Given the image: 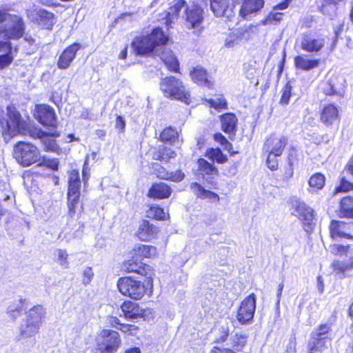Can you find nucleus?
<instances>
[{"label":"nucleus","mask_w":353,"mask_h":353,"mask_svg":"<svg viewBox=\"0 0 353 353\" xmlns=\"http://www.w3.org/2000/svg\"><path fill=\"white\" fill-rule=\"evenodd\" d=\"M319 61L309 59L307 56H296L294 58V65L297 69L309 71L319 66Z\"/></svg>","instance_id":"c756f323"},{"label":"nucleus","mask_w":353,"mask_h":353,"mask_svg":"<svg viewBox=\"0 0 353 353\" xmlns=\"http://www.w3.org/2000/svg\"><path fill=\"white\" fill-rule=\"evenodd\" d=\"M26 25L23 18L10 13L6 9H0V53L12 52L11 40H18L23 37Z\"/></svg>","instance_id":"f257e3e1"},{"label":"nucleus","mask_w":353,"mask_h":353,"mask_svg":"<svg viewBox=\"0 0 353 353\" xmlns=\"http://www.w3.org/2000/svg\"><path fill=\"white\" fill-rule=\"evenodd\" d=\"M210 353H236L233 350L228 347H214Z\"/></svg>","instance_id":"0e129e2a"},{"label":"nucleus","mask_w":353,"mask_h":353,"mask_svg":"<svg viewBox=\"0 0 353 353\" xmlns=\"http://www.w3.org/2000/svg\"><path fill=\"white\" fill-rule=\"evenodd\" d=\"M353 190V183L346 181L344 179H341V184L335 190V193L345 192Z\"/></svg>","instance_id":"052dcab7"},{"label":"nucleus","mask_w":353,"mask_h":353,"mask_svg":"<svg viewBox=\"0 0 353 353\" xmlns=\"http://www.w3.org/2000/svg\"><path fill=\"white\" fill-rule=\"evenodd\" d=\"M292 214L301 220L305 224L310 223L314 219V210L305 203L296 201L294 205Z\"/></svg>","instance_id":"4be33fe9"},{"label":"nucleus","mask_w":353,"mask_h":353,"mask_svg":"<svg viewBox=\"0 0 353 353\" xmlns=\"http://www.w3.org/2000/svg\"><path fill=\"white\" fill-rule=\"evenodd\" d=\"M176 157V153L171 148L159 146L158 151L153 154V159L163 162H168Z\"/></svg>","instance_id":"72a5a7b5"},{"label":"nucleus","mask_w":353,"mask_h":353,"mask_svg":"<svg viewBox=\"0 0 353 353\" xmlns=\"http://www.w3.org/2000/svg\"><path fill=\"white\" fill-rule=\"evenodd\" d=\"M325 177L321 173H316L313 174L309 179L308 183L311 188L310 192L314 190H321L325 185Z\"/></svg>","instance_id":"4c0bfd02"},{"label":"nucleus","mask_w":353,"mask_h":353,"mask_svg":"<svg viewBox=\"0 0 353 353\" xmlns=\"http://www.w3.org/2000/svg\"><path fill=\"white\" fill-rule=\"evenodd\" d=\"M172 193L170 187L165 183H156L152 185L148 192V196L155 199H167Z\"/></svg>","instance_id":"393cba45"},{"label":"nucleus","mask_w":353,"mask_h":353,"mask_svg":"<svg viewBox=\"0 0 353 353\" xmlns=\"http://www.w3.org/2000/svg\"><path fill=\"white\" fill-rule=\"evenodd\" d=\"M287 143L285 137L279 134H272L265 141L263 150L268 153L281 155Z\"/></svg>","instance_id":"dca6fc26"},{"label":"nucleus","mask_w":353,"mask_h":353,"mask_svg":"<svg viewBox=\"0 0 353 353\" xmlns=\"http://www.w3.org/2000/svg\"><path fill=\"white\" fill-rule=\"evenodd\" d=\"M281 155H276L274 154L268 153L266 163L268 167L272 170H276L278 168V161L276 157Z\"/></svg>","instance_id":"bf43d9fd"},{"label":"nucleus","mask_w":353,"mask_h":353,"mask_svg":"<svg viewBox=\"0 0 353 353\" xmlns=\"http://www.w3.org/2000/svg\"><path fill=\"white\" fill-rule=\"evenodd\" d=\"M137 260H135V259L133 258L132 260H129L124 263L123 267L125 269L126 271L128 272H136V273H140V268L141 266V263H137L136 261Z\"/></svg>","instance_id":"3c124183"},{"label":"nucleus","mask_w":353,"mask_h":353,"mask_svg":"<svg viewBox=\"0 0 353 353\" xmlns=\"http://www.w3.org/2000/svg\"><path fill=\"white\" fill-rule=\"evenodd\" d=\"M168 41L165 36L160 28H154L152 33L147 36L138 37L132 43V47L139 54H146L155 51L161 45H164Z\"/></svg>","instance_id":"7ed1b4c3"},{"label":"nucleus","mask_w":353,"mask_h":353,"mask_svg":"<svg viewBox=\"0 0 353 353\" xmlns=\"http://www.w3.org/2000/svg\"><path fill=\"white\" fill-rule=\"evenodd\" d=\"M146 216L148 218L157 220H165L169 214L163 208L159 206H152L146 211Z\"/></svg>","instance_id":"e433bc0d"},{"label":"nucleus","mask_w":353,"mask_h":353,"mask_svg":"<svg viewBox=\"0 0 353 353\" xmlns=\"http://www.w3.org/2000/svg\"><path fill=\"white\" fill-rule=\"evenodd\" d=\"M353 226L351 223H347L343 221H332L330 225L331 236L337 239L339 238H351V228Z\"/></svg>","instance_id":"a211bd4d"},{"label":"nucleus","mask_w":353,"mask_h":353,"mask_svg":"<svg viewBox=\"0 0 353 353\" xmlns=\"http://www.w3.org/2000/svg\"><path fill=\"white\" fill-rule=\"evenodd\" d=\"M328 341V340L312 336L308 345V353H322V352L327 347V343Z\"/></svg>","instance_id":"f704fd0d"},{"label":"nucleus","mask_w":353,"mask_h":353,"mask_svg":"<svg viewBox=\"0 0 353 353\" xmlns=\"http://www.w3.org/2000/svg\"><path fill=\"white\" fill-rule=\"evenodd\" d=\"M119 330L129 335H134L138 330V327L135 325L123 323L121 325V327L119 328Z\"/></svg>","instance_id":"680f3d73"},{"label":"nucleus","mask_w":353,"mask_h":353,"mask_svg":"<svg viewBox=\"0 0 353 353\" xmlns=\"http://www.w3.org/2000/svg\"><path fill=\"white\" fill-rule=\"evenodd\" d=\"M239 34L245 39H248L252 34H256L257 30V25H250L239 28Z\"/></svg>","instance_id":"de8ad7c7"},{"label":"nucleus","mask_w":353,"mask_h":353,"mask_svg":"<svg viewBox=\"0 0 353 353\" xmlns=\"http://www.w3.org/2000/svg\"><path fill=\"white\" fill-rule=\"evenodd\" d=\"M80 196H68V207L70 216H73L77 210Z\"/></svg>","instance_id":"5fc2aeb1"},{"label":"nucleus","mask_w":353,"mask_h":353,"mask_svg":"<svg viewBox=\"0 0 353 353\" xmlns=\"http://www.w3.org/2000/svg\"><path fill=\"white\" fill-rule=\"evenodd\" d=\"M325 37H314L310 34H303L298 43L300 48L307 52L317 53L321 50L325 44Z\"/></svg>","instance_id":"9b49d317"},{"label":"nucleus","mask_w":353,"mask_h":353,"mask_svg":"<svg viewBox=\"0 0 353 353\" xmlns=\"http://www.w3.org/2000/svg\"><path fill=\"white\" fill-rule=\"evenodd\" d=\"M45 310L41 305H37L29 310L26 314L25 320L38 325L39 327L41 325L42 319L45 316Z\"/></svg>","instance_id":"c85d7f7f"},{"label":"nucleus","mask_w":353,"mask_h":353,"mask_svg":"<svg viewBox=\"0 0 353 353\" xmlns=\"http://www.w3.org/2000/svg\"><path fill=\"white\" fill-rule=\"evenodd\" d=\"M13 59L14 57L12 52L0 55V70H3L9 66L13 61Z\"/></svg>","instance_id":"4d7b16f0"},{"label":"nucleus","mask_w":353,"mask_h":353,"mask_svg":"<svg viewBox=\"0 0 353 353\" xmlns=\"http://www.w3.org/2000/svg\"><path fill=\"white\" fill-rule=\"evenodd\" d=\"M158 232L157 227L147 220H143L139 225L137 236L141 241H148L154 239Z\"/></svg>","instance_id":"5701e85b"},{"label":"nucleus","mask_w":353,"mask_h":353,"mask_svg":"<svg viewBox=\"0 0 353 353\" xmlns=\"http://www.w3.org/2000/svg\"><path fill=\"white\" fill-rule=\"evenodd\" d=\"M330 330V325L328 324H323L319 327L315 331H314L312 334V337H318L320 339L328 340L327 334Z\"/></svg>","instance_id":"09e8293b"},{"label":"nucleus","mask_w":353,"mask_h":353,"mask_svg":"<svg viewBox=\"0 0 353 353\" xmlns=\"http://www.w3.org/2000/svg\"><path fill=\"white\" fill-rule=\"evenodd\" d=\"M239 38L242 37L241 34H239L238 30H236L225 39V46L228 48H233L238 44V40Z\"/></svg>","instance_id":"864d4df0"},{"label":"nucleus","mask_w":353,"mask_h":353,"mask_svg":"<svg viewBox=\"0 0 353 353\" xmlns=\"http://www.w3.org/2000/svg\"><path fill=\"white\" fill-rule=\"evenodd\" d=\"M282 13L271 12L265 19L261 20L259 23L261 25L272 24L280 21L282 19Z\"/></svg>","instance_id":"8fccbe9b"},{"label":"nucleus","mask_w":353,"mask_h":353,"mask_svg":"<svg viewBox=\"0 0 353 353\" xmlns=\"http://www.w3.org/2000/svg\"><path fill=\"white\" fill-rule=\"evenodd\" d=\"M221 130L227 134L234 133L236 130L237 118L232 113H227L221 116Z\"/></svg>","instance_id":"cd10ccee"},{"label":"nucleus","mask_w":353,"mask_h":353,"mask_svg":"<svg viewBox=\"0 0 353 353\" xmlns=\"http://www.w3.org/2000/svg\"><path fill=\"white\" fill-rule=\"evenodd\" d=\"M97 341V353H114L121 344L119 334L109 330H102L98 335Z\"/></svg>","instance_id":"0eeeda50"},{"label":"nucleus","mask_w":353,"mask_h":353,"mask_svg":"<svg viewBox=\"0 0 353 353\" xmlns=\"http://www.w3.org/2000/svg\"><path fill=\"white\" fill-rule=\"evenodd\" d=\"M81 181L78 170H72L69 172L68 196H80Z\"/></svg>","instance_id":"bb28decb"},{"label":"nucleus","mask_w":353,"mask_h":353,"mask_svg":"<svg viewBox=\"0 0 353 353\" xmlns=\"http://www.w3.org/2000/svg\"><path fill=\"white\" fill-rule=\"evenodd\" d=\"M206 157L219 163H223L227 161L228 158L219 148H210L206 152Z\"/></svg>","instance_id":"79ce46f5"},{"label":"nucleus","mask_w":353,"mask_h":353,"mask_svg":"<svg viewBox=\"0 0 353 353\" xmlns=\"http://www.w3.org/2000/svg\"><path fill=\"white\" fill-rule=\"evenodd\" d=\"M263 6L264 0H243L239 10V15L244 19H251Z\"/></svg>","instance_id":"2eb2a0df"},{"label":"nucleus","mask_w":353,"mask_h":353,"mask_svg":"<svg viewBox=\"0 0 353 353\" xmlns=\"http://www.w3.org/2000/svg\"><path fill=\"white\" fill-rule=\"evenodd\" d=\"M160 90L165 97L179 100L186 104L191 102L189 92L186 90L182 81L174 77L162 79L160 82Z\"/></svg>","instance_id":"20e7f679"},{"label":"nucleus","mask_w":353,"mask_h":353,"mask_svg":"<svg viewBox=\"0 0 353 353\" xmlns=\"http://www.w3.org/2000/svg\"><path fill=\"white\" fill-rule=\"evenodd\" d=\"M211 108H214L217 110H224L227 108V103L223 97H216L214 99L205 100Z\"/></svg>","instance_id":"a18cd8bd"},{"label":"nucleus","mask_w":353,"mask_h":353,"mask_svg":"<svg viewBox=\"0 0 353 353\" xmlns=\"http://www.w3.org/2000/svg\"><path fill=\"white\" fill-rule=\"evenodd\" d=\"M332 252H334L343 260L338 261L333 263L334 271L336 273H345L353 270V248L350 246H342L333 245L330 247Z\"/></svg>","instance_id":"6e6552de"},{"label":"nucleus","mask_w":353,"mask_h":353,"mask_svg":"<svg viewBox=\"0 0 353 353\" xmlns=\"http://www.w3.org/2000/svg\"><path fill=\"white\" fill-rule=\"evenodd\" d=\"M296 342L294 341H290L287 345L285 353H296Z\"/></svg>","instance_id":"774afa93"},{"label":"nucleus","mask_w":353,"mask_h":353,"mask_svg":"<svg viewBox=\"0 0 353 353\" xmlns=\"http://www.w3.org/2000/svg\"><path fill=\"white\" fill-rule=\"evenodd\" d=\"M88 159H89V157H88L85 159V163L83 165V169L82 171L83 179L85 184L86 183L87 181L89 179V174H88L89 170H88V168H87Z\"/></svg>","instance_id":"338daca9"},{"label":"nucleus","mask_w":353,"mask_h":353,"mask_svg":"<svg viewBox=\"0 0 353 353\" xmlns=\"http://www.w3.org/2000/svg\"><path fill=\"white\" fill-rule=\"evenodd\" d=\"M191 77L193 81L200 85H205L208 87L210 86V83L208 81L207 72L201 68H194L190 73Z\"/></svg>","instance_id":"c9c22d12"},{"label":"nucleus","mask_w":353,"mask_h":353,"mask_svg":"<svg viewBox=\"0 0 353 353\" xmlns=\"http://www.w3.org/2000/svg\"><path fill=\"white\" fill-rule=\"evenodd\" d=\"M247 342L246 337L241 334H235L232 339V346L237 350L240 351Z\"/></svg>","instance_id":"603ef678"},{"label":"nucleus","mask_w":353,"mask_h":353,"mask_svg":"<svg viewBox=\"0 0 353 353\" xmlns=\"http://www.w3.org/2000/svg\"><path fill=\"white\" fill-rule=\"evenodd\" d=\"M81 48L80 43H73L68 46L60 55L57 65L60 69H66L74 59L77 51Z\"/></svg>","instance_id":"aec40b11"},{"label":"nucleus","mask_w":353,"mask_h":353,"mask_svg":"<svg viewBox=\"0 0 353 353\" xmlns=\"http://www.w3.org/2000/svg\"><path fill=\"white\" fill-rule=\"evenodd\" d=\"M256 310V298L251 294L245 298L239 308L236 319L241 324H249L252 321Z\"/></svg>","instance_id":"9d476101"},{"label":"nucleus","mask_w":353,"mask_h":353,"mask_svg":"<svg viewBox=\"0 0 353 353\" xmlns=\"http://www.w3.org/2000/svg\"><path fill=\"white\" fill-rule=\"evenodd\" d=\"M154 173L159 179L163 180H170L174 182L181 181L185 176L184 173L181 170H176L174 172H169L166 169L159 163H154L152 165Z\"/></svg>","instance_id":"6ab92c4d"},{"label":"nucleus","mask_w":353,"mask_h":353,"mask_svg":"<svg viewBox=\"0 0 353 353\" xmlns=\"http://www.w3.org/2000/svg\"><path fill=\"white\" fill-rule=\"evenodd\" d=\"M13 156L18 163L28 167L39 161L40 152L33 144L19 141L14 146Z\"/></svg>","instance_id":"39448f33"},{"label":"nucleus","mask_w":353,"mask_h":353,"mask_svg":"<svg viewBox=\"0 0 353 353\" xmlns=\"http://www.w3.org/2000/svg\"><path fill=\"white\" fill-rule=\"evenodd\" d=\"M23 310L22 301H18L10 304L8 308V315L13 319L19 317Z\"/></svg>","instance_id":"37998d69"},{"label":"nucleus","mask_w":353,"mask_h":353,"mask_svg":"<svg viewBox=\"0 0 353 353\" xmlns=\"http://www.w3.org/2000/svg\"><path fill=\"white\" fill-rule=\"evenodd\" d=\"M39 329L38 325L24 319L19 327L20 336L23 339L33 337L39 332Z\"/></svg>","instance_id":"2f4dec72"},{"label":"nucleus","mask_w":353,"mask_h":353,"mask_svg":"<svg viewBox=\"0 0 353 353\" xmlns=\"http://www.w3.org/2000/svg\"><path fill=\"white\" fill-rule=\"evenodd\" d=\"M28 17L31 21L47 30H51L55 23L54 14L44 9H36L31 11L28 14Z\"/></svg>","instance_id":"f8f14e48"},{"label":"nucleus","mask_w":353,"mask_h":353,"mask_svg":"<svg viewBox=\"0 0 353 353\" xmlns=\"http://www.w3.org/2000/svg\"><path fill=\"white\" fill-rule=\"evenodd\" d=\"M50 135H46V137L43 140L42 143L44 146V149L46 151H50L58 153L61 148L57 145L56 141Z\"/></svg>","instance_id":"c03bdc74"},{"label":"nucleus","mask_w":353,"mask_h":353,"mask_svg":"<svg viewBox=\"0 0 353 353\" xmlns=\"http://www.w3.org/2000/svg\"><path fill=\"white\" fill-rule=\"evenodd\" d=\"M37 119L43 125L52 127L56 130L57 127V117L54 110L47 105H40L37 107Z\"/></svg>","instance_id":"4468645a"},{"label":"nucleus","mask_w":353,"mask_h":353,"mask_svg":"<svg viewBox=\"0 0 353 353\" xmlns=\"http://www.w3.org/2000/svg\"><path fill=\"white\" fill-rule=\"evenodd\" d=\"M199 170L205 174L216 175L218 174L217 169L211 163L203 159L198 160Z\"/></svg>","instance_id":"a19ab883"},{"label":"nucleus","mask_w":353,"mask_h":353,"mask_svg":"<svg viewBox=\"0 0 353 353\" xmlns=\"http://www.w3.org/2000/svg\"><path fill=\"white\" fill-rule=\"evenodd\" d=\"M54 261L62 268L66 269L69 267L68 254L65 249H56L54 251Z\"/></svg>","instance_id":"58836bf2"},{"label":"nucleus","mask_w":353,"mask_h":353,"mask_svg":"<svg viewBox=\"0 0 353 353\" xmlns=\"http://www.w3.org/2000/svg\"><path fill=\"white\" fill-rule=\"evenodd\" d=\"M131 254L135 260L142 259L143 258H154L157 256V249L156 247L148 245H139L135 246Z\"/></svg>","instance_id":"b1692460"},{"label":"nucleus","mask_w":353,"mask_h":353,"mask_svg":"<svg viewBox=\"0 0 353 353\" xmlns=\"http://www.w3.org/2000/svg\"><path fill=\"white\" fill-rule=\"evenodd\" d=\"M108 323L112 326L119 330L123 323H121L120 320L116 316H110L108 318Z\"/></svg>","instance_id":"69168bd1"},{"label":"nucleus","mask_w":353,"mask_h":353,"mask_svg":"<svg viewBox=\"0 0 353 353\" xmlns=\"http://www.w3.org/2000/svg\"><path fill=\"white\" fill-rule=\"evenodd\" d=\"M291 85L287 83L282 90V96L280 100V103L286 105L289 103V100L291 96Z\"/></svg>","instance_id":"13d9d810"},{"label":"nucleus","mask_w":353,"mask_h":353,"mask_svg":"<svg viewBox=\"0 0 353 353\" xmlns=\"http://www.w3.org/2000/svg\"><path fill=\"white\" fill-rule=\"evenodd\" d=\"M94 273L91 268L87 267L84 269L83 272V283L88 284L93 277Z\"/></svg>","instance_id":"e2e57ef3"},{"label":"nucleus","mask_w":353,"mask_h":353,"mask_svg":"<svg viewBox=\"0 0 353 353\" xmlns=\"http://www.w3.org/2000/svg\"><path fill=\"white\" fill-rule=\"evenodd\" d=\"M214 139L216 142H219L225 150L230 152L232 145V144L225 139V137L221 133H216L214 135Z\"/></svg>","instance_id":"6e6d98bb"},{"label":"nucleus","mask_w":353,"mask_h":353,"mask_svg":"<svg viewBox=\"0 0 353 353\" xmlns=\"http://www.w3.org/2000/svg\"><path fill=\"white\" fill-rule=\"evenodd\" d=\"M155 53L160 57L170 70L177 72L179 70V62L170 50L161 45L156 50Z\"/></svg>","instance_id":"f3484780"},{"label":"nucleus","mask_w":353,"mask_h":353,"mask_svg":"<svg viewBox=\"0 0 353 353\" xmlns=\"http://www.w3.org/2000/svg\"><path fill=\"white\" fill-rule=\"evenodd\" d=\"M178 134L177 132L172 128H165L161 134L160 138L161 140L163 142H171L172 143L176 138Z\"/></svg>","instance_id":"49530a36"},{"label":"nucleus","mask_w":353,"mask_h":353,"mask_svg":"<svg viewBox=\"0 0 353 353\" xmlns=\"http://www.w3.org/2000/svg\"><path fill=\"white\" fill-rule=\"evenodd\" d=\"M121 309L126 319H137L142 317L145 319L148 315H152L151 309H142L138 303L132 301H125L121 306Z\"/></svg>","instance_id":"ddd939ff"},{"label":"nucleus","mask_w":353,"mask_h":353,"mask_svg":"<svg viewBox=\"0 0 353 353\" xmlns=\"http://www.w3.org/2000/svg\"><path fill=\"white\" fill-rule=\"evenodd\" d=\"M190 188L192 192L199 199H208L210 202L216 203L219 201V196L210 190L205 189L201 184L193 182Z\"/></svg>","instance_id":"412c9836"},{"label":"nucleus","mask_w":353,"mask_h":353,"mask_svg":"<svg viewBox=\"0 0 353 353\" xmlns=\"http://www.w3.org/2000/svg\"><path fill=\"white\" fill-rule=\"evenodd\" d=\"M339 111L336 106L327 105L325 106L321 112V120L325 124H332L337 120Z\"/></svg>","instance_id":"7c9ffc66"},{"label":"nucleus","mask_w":353,"mask_h":353,"mask_svg":"<svg viewBox=\"0 0 353 353\" xmlns=\"http://www.w3.org/2000/svg\"><path fill=\"white\" fill-rule=\"evenodd\" d=\"M6 125V129L5 130L10 137L17 134H26L29 132L32 137L39 139L42 142L46 135H50L54 138L60 136V133L57 130L43 131L41 129H34V130H30L28 123L22 119L20 113L11 107L8 108V119Z\"/></svg>","instance_id":"f03ea898"},{"label":"nucleus","mask_w":353,"mask_h":353,"mask_svg":"<svg viewBox=\"0 0 353 353\" xmlns=\"http://www.w3.org/2000/svg\"><path fill=\"white\" fill-rule=\"evenodd\" d=\"M341 214L353 217V198L345 197L341 201Z\"/></svg>","instance_id":"ea45409f"},{"label":"nucleus","mask_w":353,"mask_h":353,"mask_svg":"<svg viewBox=\"0 0 353 353\" xmlns=\"http://www.w3.org/2000/svg\"><path fill=\"white\" fill-rule=\"evenodd\" d=\"M341 1L342 0H323L321 7V12L331 18L336 17L338 10L337 4Z\"/></svg>","instance_id":"473e14b6"},{"label":"nucleus","mask_w":353,"mask_h":353,"mask_svg":"<svg viewBox=\"0 0 353 353\" xmlns=\"http://www.w3.org/2000/svg\"><path fill=\"white\" fill-rule=\"evenodd\" d=\"M204 12L201 6L190 4L185 10V25L188 29H193L195 34H200L203 30Z\"/></svg>","instance_id":"1a4fd4ad"},{"label":"nucleus","mask_w":353,"mask_h":353,"mask_svg":"<svg viewBox=\"0 0 353 353\" xmlns=\"http://www.w3.org/2000/svg\"><path fill=\"white\" fill-rule=\"evenodd\" d=\"M185 4L186 2L185 0H174L172 1L166 14V19H165V23L168 27L170 23L174 22V20L178 19L181 9L184 8Z\"/></svg>","instance_id":"a878e982"},{"label":"nucleus","mask_w":353,"mask_h":353,"mask_svg":"<svg viewBox=\"0 0 353 353\" xmlns=\"http://www.w3.org/2000/svg\"><path fill=\"white\" fill-rule=\"evenodd\" d=\"M117 287L123 295L134 300H140L145 293L144 283L130 276L120 278L117 282Z\"/></svg>","instance_id":"423d86ee"}]
</instances>
